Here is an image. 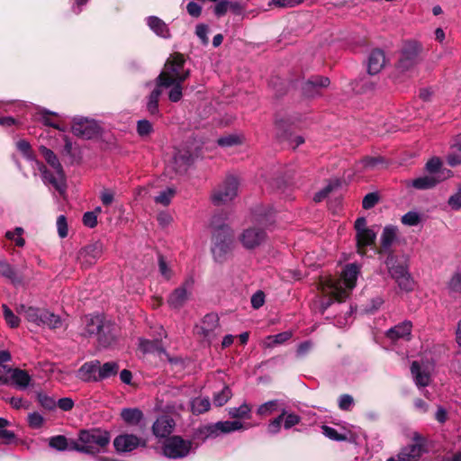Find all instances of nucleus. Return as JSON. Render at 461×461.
Here are the masks:
<instances>
[{
	"label": "nucleus",
	"instance_id": "48",
	"mask_svg": "<svg viewBox=\"0 0 461 461\" xmlns=\"http://www.w3.org/2000/svg\"><path fill=\"white\" fill-rule=\"evenodd\" d=\"M359 163L366 169H375L384 164V159L382 157H366Z\"/></svg>",
	"mask_w": 461,
	"mask_h": 461
},
{
	"label": "nucleus",
	"instance_id": "18",
	"mask_svg": "<svg viewBox=\"0 0 461 461\" xmlns=\"http://www.w3.org/2000/svg\"><path fill=\"white\" fill-rule=\"evenodd\" d=\"M140 445V438L133 434H122L113 440V446L118 452H130Z\"/></svg>",
	"mask_w": 461,
	"mask_h": 461
},
{
	"label": "nucleus",
	"instance_id": "28",
	"mask_svg": "<svg viewBox=\"0 0 461 461\" xmlns=\"http://www.w3.org/2000/svg\"><path fill=\"white\" fill-rule=\"evenodd\" d=\"M411 375L413 376L414 382L419 387H425L429 385L430 382V375L428 371L423 369L418 362L414 361L411 364Z\"/></svg>",
	"mask_w": 461,
	"mask_h": 461
},
{
	"label": "nucleus",
	"instance_id": "55",
	"mask_svg": "<svg viewBox=\"0 0 461 461\" xmlns=\"http://www.w3.org/2000/svg\"><path fill=\"white\" fill-rule=\"evenodd\" d=\"M384 303V300L381 297H375L372 299L370 304L366 306L361 313L363 314H374L375 312L382 306Z\"/></svg>",
	"mask_w": 461,
	"mask_h": 461
},
{
	"label": "nucleus",
	"instance_id": "25",
	"mask_svg": "<svg viewBox=\"0 0 461 461\" xmlns=\"http://www.w3.org/2000/svg\"><path fill=\"white\" fill-rule=\"evenodd\" d=\"M443 179L444 177H441L439 176L427 175L415 178L411 181H408L407 185H411L412 187L419 190L430 189L434 187L437 184L441 182Z\"/></svg>",
	"mask_w": 461,
	"mask_h": 461
},
{
	"label": "nucleus",
	"instance_id": "47",
	"mask_svg": "<svg viewBox=\"0 0 461 461\" xmlns=\"http://www.w3.org/2000/svg\"><path fill=\"white\" fill-rule=\"evenodd\" d=\"M37 400L47 410H54L57 406L56 400L42 392L37 393Z\"/></svg>",
	"mask_w": 461,
	"mask_h": 461
},
{
	"label": "nucleus",
	"instance_id": "6",
	"mask_svg": "<svg viewBox=\"0 0 461 461\" xmlns=\"http://www.w3.org/2000/svg\"><path fill=\"white\" fill-rule=\"evenodd\" d=\"M390 276L398 284L400 289L409 292L414 287V282L407 269V265L403 261L389 251L384 261Z\"/></svg>",
	"mask_w": 461,
	"mask_h": 461
},
{
	"label": "nucleus",
	"instance_id": "27",
	"mask_svg": "<svg viewBox=\"0 0 461 461\" xmlns=\"http://www.w3.org/2000/svg\"><path fill=\"white\" fill-rule=\"evenodd\" d=\"M147 24L150 30L159 37L167 39L170 37V31L167 24L157 16H149Z\"/></svg>",
	"mask_w": 461,
	"mask_h": 461
},
{
	"label": "nucleus",
	"instance_id": "50",
	"mask_svg": "<svg viewBox=\"0 0 461 461\" xmlns=\"http://www.w3.org/2000/svg\"><path fill=\"white\" fill-rule=\"evenodd\" d=\"M447 288L452 294H461V272H457L450 278Z\"/></svg>",
	"mask_w": 461,
	"mask_h": 461
},
{
	"label": "nucleus",
	"instance_id": "40",
	"mask_svg": "<svg viewBox=\"0 0 461 461\" xmlns=\"http://www.w3.org/2000/svg\"><path fill=\"white\" fill-rule=\"evenodd\" d=\"M279 409V401L272 400L259 405L257 413L260 416H268Z\"/></svg>",
	"mask_w": 461,
	"mask_h": 461
},
{
	"label": "nucleus",
	"instance_id": "31",
	"mask_svg": "<svg viewBox=\"0 0 461 461\" xmlns=\"http://www.w3.org/2000/svg\"><path fill=\"white\" fill-rule=\"evenodd\" d=\"M412 323L410 321L405 320L401 324L394 326L387 331V336L390 339L404 338L411 335Z\"/></svg>",
	"mask_w": 461,
	"mask_h": 461
},
{
	"label": "nucleus",
	"instance_id": "29",
	"mask_svg": "<svg viewBox=\"0 0 461 461\" xmlns=\"http://www.w3.org/2000/svg\"><path fill=\"white\" fill-rule=\"evenodd\" d=\"M10 378L15 386L21 390L27 388L32 381L31 375L19 368L10 370Z\"/></svg>",
	"mask_w": 461,
	"mask_h": 461
},
{
	"label": "nucleus",
	"instance_id": "52",
	"mask_svg": "<svg viewBox=\"0 0 461 461\" xmlns=\"http://www.w3.org/2000/svg\"><path fill=\"white\" fill-rule=\"evenodd\" d=\"M242 139L237 135H228L219 138L217 143L221 147H232L240 144Z\"/></svg>",
	"mask_w": 461,
	"mask_h": 461
},
{
	"label": "nucleus",
	"instance_id": "19",
	"mask_svg": "<svg viewBox=\"0 0 461 461\" xmlns=\"http://www.w3.org/2000/svg\"><path fill=\"white\" fill-rule=\"evenodd\" d=\"M422 454V447L417 444L406 446L394 456L386 461H419Z\"/></svg>",
	"mask_w": 461,
	"mask_h": 461
},
{
	"label": "nucleus",
	"instance_id": "12",
	"mask_svg": "<svg viewBox=\"0 0 461 461\" xmlns=\"http://www.w3.org/2000/svg\"><path fill=\"white\" fill-rule=\"evenodd\" d=\"M356 239L357 249L360 251L363 248L374 244L376 239V232L368 228L366 220L364 217H359L355 221Z\"/></svg>",
	"mask_w": 461,
	"mask_h": 461
},
{
	"label": "nucleus",
	"instance_id": "56",
	"mask_svg": "<svg viewBox=\"0 0 461 461\" xmlns=\"http://www.w3.org/2000/svg\"><path fill=\"white\" fill-rule=\"evenodd\" d=\"M171 90L168 94V98L171 102H178L182 98V83L175 82L170 86Z\"/></svg>",
	"mask_w": 461,
	"mask_h": 461
},
{
	"label": "nucleus",
	"instance_id": "33",
	"mask_svg": "<svg viewBox=\"0 0 461 461\" xmlns=\"http://www.w3.org/2000/svg\"><path fill=\"white\" fill-rule=\"evenodd\" d=\"M293 336L292 330H286L276 335L267 336L264 341L263 345L266 348H274L277 345L284 344L287 340H289Z\"/></svg>",
	"mask_w": 461,
	"mask_h": 461
},
{
	"label": "nucleus",
	"instance_id": "7",
	"mask_svg": "<svg viewBox=\"0 0 461 461\" xmlns=\"http://www.w3.org/2000/svg\"><path fill=\"white\" fill-rule=\"evenodd\" d=\"M239 181L230 176L214 189L212 194V201L215 205H221L232 201L238 195Z\"/></svg>",
	"mask_w": 461,
	"mask_h": 461
},
{
	"label": "nucleus",
	"instance_id": "9",
	"mask_svg": "<svg viewBox=\"0 0 461 461\" xmlns=\"http://www.w3.org/2000/svg\"><path fill=\"white\" fill-rule=\"evenodd\" d=\"M194 286V278L188 276L185 279L181 285L172 291L168 295L167 303L171 308H181L190 300Z\"/></svg>",
	"mask_w": 461,
	"mask_h": 461
},
{
	"label": "nucleus",
	"instance_id": "5",
	"mask_svg": "<svg viewBox=\"0 0 461 461\" xmlns=\"http://www.w3.org/2000/svg\"><path fill=\"white\" fill-rule=\"evenodd\" d=\"M233 247V231L228 225L217 227L212 234V253L218 263L226 261Z\"/></svg>",
	"mask_w": 461,
	"mask_h": 461
},
{
	"label": "nucleus",
	"instance_id": "1",
	"mask_svg": "<svg viewBox=\"0 0 461 461\" xmlns=\"http://www.w3.org/2000/svg\"><path fill=\"white\" fill-rule=\"evenodd\" d=\"M359 267L356 264H349L346 266L340 278H325L321 281V293L327 299L320 301L319 313H323L332 299L342 301L349 295L356 285Z\"/></svg>",
	"mask_w": 461,
	"mask_h": 461
},
{
	"label": "nucleus",
	"instance_id": "51",
	"mask_svg": "<svg viewBox=\"0 0 461 461\" xmlns=\"http://www.w3.org/2000/svg\"><path fill=\"white\" fill-rule=\"evenodd\" d=\"M176 191L173 188H167L155 197V202L163 205H168Z\"/></svg>",
	"mask_w": 461,
	"mask_h": 461
},
{
	"label": "nucleus",
	"instance_id": "46",
	"mask_svg": "<svg viewBox=\"0 0 461 461\" xmlns=\"http://www.w3.org/2000/svg\"><path fill=\"white\" fill-rule=\"evenodd\" d=\"M420 214L411 211L402 216V223L406 226H417L420 222Z\"/></svg>",
	"mask_w": 461,
	"mask_h": 461
},
{
	"label": "nucleus",
	"instance_id": "22",
	"mask_svg": "<svg viewBox=\"0 0 461 461\" xmlns=\"http://www.w3.org/2000/svg\"><path fill=\"white\" fill-rule=\"evenodd\" d=\"M330 85V79L326 77H314L307 80L303 86V93L309 97H313L319 94V89L327 87Z\"/></svg>",
	"mask_w": 461,
	"mask_h": 461
},
{
	"label": "nucleus",
	"instance_id": "11",
	"mask_svg": "<svg viewBox=\"0 0 461 461\" xmlns=\"http://www.w3.org/2000/svg\"><path fill=\"white\" fill-rule=\"evenodd\" d=\"M86 333L95 335L103 346L109 345L113 340L110 327L104 325V319H86Z\"/></svg>",
	"mask_w": 461,
	"mask_h": 461
},
{
	"label": "nucleus",
	"instance_id": "23",
	"mask_svg": "<svg viewBox=\"0 0 461 461\" xmlns=\"http://www.w3.org/2000/svg\"><path fill=\"white\" fill-rule=\"evenodd\" d=\"M0 276L8 279L14 285H22L23 281V276L5 259L2 258H0Z\"/></svg>",
	"mask_w": 461,
	"mask_h": 461
},
{
	"label": "nucleus",
	"instance_id": "35",
	"mask_svg": "<svg viewBox=\"0 0 461 461\" xmlns=\"http://www.w3.org/2000/svg\"><path fill=\"white\" fill-rule=\"evenodd\" d=\"M16 312L20 315L26 317H55L53 313H49L43 309L34 308L21 304L16 308Z\"/></svg>",
	"mask_w": 461,
	"mask_h": 461
},
{
	"label": "nucleus",
	"instance_id": "44",
	"mask_svg": "<svg viewBox=\"0 0 461 461\" xmlns=\"http://www.w3.org/2000/svg\"><path fill=\"white\" fill-rule=\"evenodd\" d=\"M231 397V391L228 386H224L223 389L215 393L213 396V403L215 406H223Z\"/></svg>",
	"mask_w": 461,
	"mask_h": 461
},
{
	"label": "nucleus",
	"instance_id": "21",
	"mask_svg": "<svg viewBox=\"0 0 461 461\" xmlns=\"http://www.w3.org/2000/svg\"><path fill=\"white\" fill-rule=\"evenodd\" d=\"M78 377L85 382H98L99 361L93 360L86 362L77 371Z\"/></svg>",
	"mask_w": 461,
	"mask_h": 461
},
{
	"label": "nucleus",
	"instance_id": "8",
	"mask_svg": "<svg viewBox=\"0 0 461 461\" xmlns=\"http://www.w3.org/2000/svg\"><path fill=\"white\" fill-rule=\"evenodd\" d=\"M193 447L191 440H185L179 436L167 438L163 446V454L168 458H183Z\"/></svg>",
	"mask_w": 461,
	"mask_h": 461
},
{
	"label": "nucleus",
	"instance_id": "59",
	"mask_svg": "<svg viewBox=\"0 0 461 461\" xmlns=\"http://www.w3.org/2000/svg\"><path fill=\"white\" fill-rule=\"evenodd\" d=\"M379 201V196L375 193H369L365 195L362 201V206L364 209L368 210L373 208Z\"/></svg>",
	"mask_w": 461,
	"mask_h": 461
},
{
	"label": "nucleus",
	"instance_id": "36",
	"mask_svg": "<svg viewBox=\"0 0 461 461\" xmlns=\"http://www.w3.org/2000/svg\"><path fill=\"white\" fill-rule=\"evenodd\" d=\"M161 86H158L157 84V87L150 93L147 102V110L152 114H158V100L161 95Z\"/></svg>",
	"mask_w": 461,
	"mask_h": 461
},
{
	"label": "nucleus",
	"instance_id": "58",
	"mask_svg": "<svg viewBox=\"0 0 461 461\" xmlns=\"http://www.w3.org/2000/svg\"><path fill=\"white\" fill-rule=\"evenodd\" d=\"M158 269L159 273L165 279L169 280L173 276L172 269L167 266L162 256H159L158 258Z\"/></svg>",
	"mask_w": 461,
	"mask_h": 461
},
{
	"label": "nucleus",
	"instance_id": "4",
	"mask_svg": "<svg viewBox=\"0 0 461 461\" xmlns=\"http://www.w3.org/2000/svg\"><path fill=\"white\" fill-rule=\"evenodd\" d=\"M40 151L47 163L54 169V173H51L42 164L38 163L43 181L52 185L60 194H63L66 191V179L62 166L57 156L50 149L41 146Z\"/></svg>",
	"mask_w": 461,
	"mask_h": 461
},
{
	"label": "nucleus",
	"instance_id": "32",
	"mask_svg": "<svg viewBox=\"0 0 461 461\" xmlns=\"http://www.w3.org/2000/svg\"><path fill=\"white\" fill-rule=\"evenodd\" d=\"M122 420L130 425H139L143 418V413L137 408H125L121 411Z\"/></svg>",
	"mask_w": 461,
	"mask_h": 461
},
{
	"label": "nucleus",
	"instance_id": "62",
	"mask_svg": "<svg viewBox=\"0 0 461 461\" xmlns=\"http://www.w3.org/2000/svg\"><path fill=\"white\" fill-rule=\"evenodd\" d=\"M19 151L27 158L32 159L31 145L26 140H19L17 142Z\"/></svg>",
	"mask_w": 461,
	"mask_h": 461
},
{
	"label": "nucleus",
	"instance_id": "42",
	"mask_svg": "<svg viewBox=\"0 0 461 461\" xmlns=\"http://www.w3.org/2000/svg\"><path fill=\"white\" fill-rule=\"evenodd\" d=\"M173 158L176 167V170H182L190 164L191 155L188 151H185L183 153L179 151L174 154Z\"/></svg>",
	"mask_w": 461,
	"mask_h": 461
},
{
	"label": "nucleus",
	"instance_id": "26",
	"mask_svg": "<svg viewBox=\"0 0 461 461\" xmlns=\"http://www.w3.org/2000/svg\"><path fill=\"white\" fill-rule=\"evenodd\" d=\"M218 327V319H212L211 321L202 320L200 324L195 325L194 332L203 336L209 342L214 337V330Z\"/></svg>",
	"mask_w": 461,
	"mask_h": 461
},
{
	"label": "nucleus",
	"instance_id": "39",
	"mask_svg": "<svg viewBox=\"0 0 461 461\" xmlns=\"http://www.w3.org/2000/svg\"><path fill=\"white\" fill-rule=\"evenodd\" d=\"M447 163L452 167L461 164V136L458 137L456 143L451 147V152L447 156Z\"/></svg>",
	"mask_w": 461,
	"mask_h": 461
},
{
	"label": "nucleus",
	"instance_id": "64",
	"mask_svg": "<svg viewBox=\"0 0 461 461\" xmlns=\"http://www.w3.org/2000/svg\"><path fill=\"white\" fill-rule=\"evenodd\" d=\"M265 303V294L262 291H258L251 297V305L255 309L260 308Z\"/></svg>",
	"mask_w": 461,
	"mask_h": 461
},
{
	"label": "nucleus",
	"instance_id": "2",
	"mask_svg": "<svg viewBox=\"0 0 461 461\" xmlns=\"http://www.w3.org/2000/svg\"><path fill=\"white\" fill-rule=\"evenodd\" d=\"M185 59L180 53L171 54L164 68L157 77L158 86L170 87L175 82L183 83L190 76V69L185 68Z\"/></svg>",
	"mask_w": 461,
	"mask_h": 461
},
{
	"label": "nucleus",
	"instance_id": "49",
	"mask_svg": "<svg viewBox=\"0 0 461 461\" xmlns=\"http://www.w3.org/2000/svg\"><path fill=\"white\" fill-rule=\"evenodd\" d=\"M441 167L442 163L440 159L438 158H432L426 163L425 168L429 175L438 176Z\"/></svg>",
	"mask_w": 461,
	"mask_h": 461
},
{
	"label": "nucleus",
	"instance_id": "17",
	"mask_svg": "<svg viewBox=\"0 0 461 461\" xmlns=\"http://www.w3.org/2000/svg\"><path fill=\"white\" fill-rule=\"evenodd\" d=\"M99 127L95 121L76 117L73 119L72 132L83 139H91L98 133Z\"/></svg>",
	"mask_w": 461,
	"mask_h": 461
},
{
	"label": "nucleus",
	"instance_id": "61",
	"mask_svg": "<svg viewBox=\"0 0 461 461\" xmlns=\"http://www.w3.org/2000/svg\"><path fill=\"white\" fill-rule=\"evenodd\" d=\"M321 429H322L323 434L330 439L337 440V441H342L346 438L345 436L339 434L338 431L334 428L324 425L321 427Z\"/></svg>",
	"mask_w": 461,
	"mask_h": 461
},
{
	"label": "nucleus",
	"instance_id": "63",
	"mask_svg": "<svg viewBox=\"0 0 461 461\" xmlns=\"http://www.w3.org/2000/svg\"><path fill=\"white\" fill-rule=\"evenodd\" d=\"M83 223L89 228H94L97 224V216L95 212H86L83 215Z\"/></svg>",
	"mask_w": 461,
	"mask_h": 461
},
{
	"label": "nucleus",
	"instance_id": "15",
	"mask_svg": "<svg viewBox=\"0 0 461 461\" xmlns=\"http://www.w3.org/2000/svg\"><path fill=\"white\" fill-rule=\"evenodd\" d=\"M104 251L101 242H95L81 249L77 253V261L82 267H89L95 265L101 258Z\"/></svg>",
	"mask_w": 461,
	"mask_h": 461
},
{
	"label": "nucleus",
	"instance_id": "54",
	"mask_svg": "<svg viewBox=\"0 0 461 461\" xmlns=\"http://www.w3.org/2000/svg\"><path fill=\"white\" fill-rule=\"evenodd\" d=\"M153 131L152 124L148 120H140L137 123V132L140 137L149 135Z\"/></svg>",
	"mask_w": 461,
	"mask_h": 461
},
{
	"label": "nucleus",
	"instance_id": "3",
	"mask_svg": "<svg viewBox=\"0 0 461 461\" xmlns=\"http://www.w3.org/2000/svg\"><path fill=\"white\" fill-rule=\"evenodd\" d=\"M110 442L107 431L99 429L81 430L77 441L70 443V450L95 455L99 453Z\"/></svg>",
	"mask_w": 461,
	"mask_h": 461
},
{
	"label": "nucleus",
	"instance_id": "60",
	"mask_svg": "<svg viewBox=\"0 0 461 461\" xmlns=\"http://www.w3.org/2000/svg\"><path fill=\"white\" fill-rule=\"evenodd\" d=\"M57 230L59 236L63 239L68 236V223L67 219L64 215H59L57 219Z\"/></svg>",
	"mask_w": 461,
	"mask_h": 461
},
{
	"label": "nucleus",
	"instance_id": "16",
	"mask_svg": "<svg viewBox=\"0 0 461 461\" xmlns=\"http://www.w3.org/2000/svg\"><path fill=\"white\" fill-rule=\"evenodd\" d=\"M267 234L265 230L257 227L245 229L240 235V241L247 249H253L265 242Z\"/></svg>",
	"mask_w": 461,
	"mask_h": 461
},
{
	"label": "nucleus",
	"instance_id": "34",
	"mask_svg": "<svg viewBox=\"0 0 461 461\" xmlns=\"http://www.w3.org/2000/svg\"><path fill=\"white\" fill-rule=\"evenodd\" d=\"M119 368L120 366L118 363L114 361L106 362L103 366H101V363L99 362V374L97 375L98 382L114 376L117 375Z\"/></svg>",
	"mask_w": 461,
	"mask_h": 461
},
{
	"label": "nucleus",
	"instance_id": "14",
	"mask_svg": "<svg viewBox=\"0 0 461 461\" xmlns=\"http://www.w3.org/2000/svg\"><path fill=\"white\" fill-rule=\"evenodd\" d=\"M284 423L285 429H290L301 422V417L294 412H288L285 409H282L280 415L272 420L267 426L269 434H277L281 429V424Z\"/></svg>",
	"mask_w": 461,
	"mask_h": 461
},
{
	"label": "nucleus",
	"instance_id": "37",
	"mask_svg": "<svg viewBox=\"0 0 461 461\" xmlns=\"http://www.w3.org/2000/svg\"><path fill=\"white\" fill-rule=\"evenodd\" d=\"M28 328L32 330L36 326L48 327L50 329H56L61 325V319H28Z\"/></svg>",
	"mask_w": 461,
	"mask_h": 461
},
{
	"label": "nucleus",
	"instance_id": "30",
	"mask_svg": "<svg viewBox=\"0 0 461 461\" xmlns=\"http://www.w3.org/2000/svg\"><path fill=\"white\" fill-rule=\"evenodd\" d=\"M397 237V228L393 225H387L384 228L381 235L382 251L390 250L392 245Z\"/></svg>",
	"mask_w": 461,
	"mask_h": 461
},
{
	"label": "nucleus",
	"instance_id": "45",
	"mask_svg": "<svg viewBox=\"0 0 461 461\" xmlns=\"http://www.w3.org/2000/svg\"><path fill=\"white\" fill-rule=\"evenodd\" d=\"M250 411V406L247 403H243L240 407L230 408L228 411L232 418H249Z\"/></svg>",
	"mask_w": 461,
	"mask_h": 461
},
{
	"label": "nucleus",
	"instance_id": "57",
	"mask_svg": "<svg viewBox=\"0 0 461 461\" xmlns=\"http://www.w3.org/2000/svg\"><path fill=\"white\" fill-rule=\"evenodd\" d=\"M28 423L32 429H40L44 423V418L39 412H32L28 415Z\"/></svg>",
	"mask_w": 461,
	"mask_h": 461
},
{
	"label": "nucleus",
	"instance_id": "53",
	"mask_svg": "<svg viewBox=\"0 0 461 461\" xmlns=\"http://www.w3.org/2000/svg\"><path fill=\"white\" fill-rule=\"evenodd\" d=\"M303 0H271L268 3L269 7H278V8H289V7H294L301 3H303Z\"/></svg>",
	"mask_w": 461,
	"mask_h": 461
},
{
	"label": "nucleus",
	"instance_id": "41",
	"mask_svg": "<svg viewBox=\"0 0 461 461\" xmlns=\"http://www.w3.org/2000/svg\"><path fill=\"white\" fill-rule=\"evenodd\" d=\"M49 446L59 451L70 449V444L68 443L67 438L62 435L50 438L49 440Z\"/></svg>",
	"mask_w": 461,
	"mask_h": 461
},
{
	"label": "nucleus",
	"instance_id": "24",
	"mask_svg": "<svg viewBox=\"0 0 461 461\" xmlns=\"http://www.w3.org/2000/svg\"><path fill=\"white\" fill-rule=\"evenodd\" d=\"M385 65V55L380 50H373L368 58L367 71L370 75L379 73Z\"/></svg>",
	"mask_w": 461,
	"mask_h": 461
},
{
	"label": "nucleus",
	"instance_id": "20",
	"mask_svg": "<svg viewBox=\"0 0 461 461\" xmlns=\"http://www.w3.org/2000/svg\"><path fill=\"white\" fill-rule=\"evenodd\" d=\"M174 427V420L169 416L163 415L153 423L152 432L157 438H166L171 434Z\"/></svg>",
	"mask_w": 461,
	"mask_h": 461
},
{
	"label": "nucleus",
	"instance_id": "10",
	"mask_svg": "<svg viewBox=\"0 0 461 461\" xmlns=\"http://www.w3.org/2000/svg\"><path fill=\"white\" fill-rule=\"evenodd\" d=\"M421 46L415 41L407 43L401 53L398 69L405 72L412 69L419 62Z\"/></svg>",
	"mask_w": 461,
	"mask_h": 461
},
{
	"label": "nucleus",
	"instance_id": "43",
	"mask_svg": "<svg viewBox=\"0 0 461 461\" xmlns=\"http://www.w3.org/2000/svg\"><path fill=\"white\" fill-rule=\"evenodd\" d=\"M23 229L22 227H16L14 230H8L5 232L6 239L14 241L18 247H23L25 244L24 239L22 237Z\"/></svg>",
	"mask_w": 461,
	"mask_h": 461
},
{
	"label": "nucleus",
	"instance_id": "38",
	"mask_svg": "<svg viewBox=\"0 0 461 461\" xmlns=\"http://www.w3.org/2000/svg\"><path fill=\"white\" fill-rule=\"evenodd\" d=\"M211 407V402L207 397H196L191 402V409L194 414H201L207 411Z\"/></svg>",
	"mask_w": 461,
	"mask_h": 461
},
{
	"label": "nucleus",
	"instance_id": "13",
	"mask_svg": "<svg viewBox=\"0 0 461 461\" xmlns=\"http://www.w3.org/2000/svg\"><path fill=\"white\" fill-rule=\"evenodd\" d=\"M241 429H243L242 422L239 420H226L206 425L200 431L205 438H215L221 433H230Z\"/></svg>",
	"mask_w": 461,
	"mask_h": 461
}]
</instances>
